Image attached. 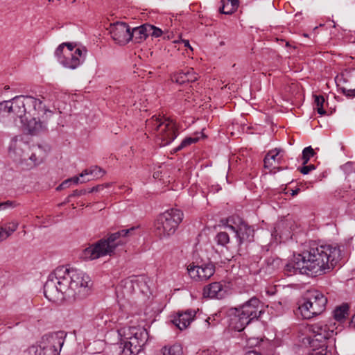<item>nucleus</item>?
<instances>
[{
	"instance_id": "obj_1",
	"label": "nucleus",
	"mask_w": 355,
	"mask_h": 355,
	"mask_svg": "<svg viewBox=\"0 0 355 355\" xmlns=\"http://www.w3.org/2000/svg\"><path fill=\"white\" fill-rule=\"evenodd\" d=\"M91 279L85 272L62 266L57 267L44 285V295L51 302L86 296Z\"/></svg>"
},
{
	"instance_id": "obj_2",
	"label": "nucleus",
	"mask_w": 355,
	"mask_h": 355,
	"mask_svg": "<svg viewBox=\"0 0 355 355\" xmlns=\"http://www.w3.org/2000/svg\"><path fill=\"white\" fill-rule=\"evenodd\" d=\"M301 254L309 275L314 276L330 272L341 259V251L338 246L315 242L311 243Z\"/></svg>"
},
{
	"instance_id": "obj_3",
	"label": "nucleus",
	"mask_w": 355,
	"mask_h": 355,
	"mask_svg": "<svg viewBox=\"0 0 355 355\" xmlns=\"http://www.w3.org/2000/svg\"><path fill=\"white\" fill-rule=\"evenodd\" d=\"M148 137L153 138L160 146L169 145L178 135L176 123L161 114H155L146 121Z\"/></svg>"
},
{
	"instance_id": "obj_4",
	"label": "nucleus",
	"mask_w": 355,
	"mask_h": 355,
	"mask_svg": "<svg viewBox=\"0 0 355 355\" xmlns=\"http://www.w3.org/2000/svg\"><path fill=\"white\" fill-rule=\"evenodd\" d=\"M134 230L132 227L109 234L107 239H100L95 244L87 248L83 251V256L85 259L94 260L111 255L118 246L123 245L128 242V234Z\"/></svg>"
},
{
	"instance_id": "obj_5",
	"label": "nucleus",
	"mask_w": 355,
	"mask_h": 355,
	"mask_svg": "<svg viewBox=\"0 0 355 355\" xmlns=\"http://www.w3.org/2000/svg\"><path fill=\"white\" fill-rule=\"evenodd\" d=\"M231 325L234 330L241 331L254 320L264 313L263 303L257 297H252L243 304L233 309Z\"/></svg>"
},
{
	"instance_id": "obj_6",
	"label": "nucleus",
	"mask_w": 355,
	"mask_h": 355,
	"mask_svg": "<svg viewBox=\"0 0 355 355\" xmlns=\"http://www.w3.org/2000/svg\"><path fill=\"white\" fill-rule=\"evenodd\" d=\"M87 50L76 43L64 42L55 51L57 61L63 67L71 70L78 68L86 58Z\"/></svg>"
},
{
	"instance_id": "obj_7",
	"label": "nucleus",
	"mask_w": 355,
	"mask_h": 355,
	"mask_svg": "<svg viewBox=\"0 0 355 355\" xmlns=\"http://www.w3.org/2000/svg\"><path fill=\"white\" fill-rule=\"evenodd\" d=\"M183 212L172 208L159 214L155 223V233L160 239H167L173 235L183 219Z\"/></svg>"
},
{
	"instance_id": "obj_8",
	"label": "nucleus",
	"mask_w": 355,
	"mask_h": 355,
	"mask_svg": "<svg viewBox=\"0 0 355 355\" xmlns=\"http://www.w3.org/2000/svg\"><path fill=\"white\" fill-rule=\"evenodd\" d=\"M327 297L318 290L308 291L299 302L298 310L304 319L321 314L326 309Z\"/></svg>"
},
{
	"instance_id": "obj_9",
	"label": "nucleus",
	"mask_w": 355,
	"mask_h": 355,
	"mask_svg": "<svg viewBox=\"0 0 355 355\" xmlns=\"http://www.w3.org/2000/svg\"><path fill=\"white\" fill-rule=\"evenodd\" d=\"M67 334L62 331L44 335L37 345L29 347L31 355H59Z\"/></svg>"
},
{
	"instance_id": "obj_10",
	"label": "nucleus",
	"mask_w": 355,
	"mask_h": 355,
	"mask_svg": "<svg viewBox=\"0 0 355 355\" xmlns=\"http://www.w3.org/2000/svg\"><path fill=\"white\" fill-rule=\"evenodd\" d=\"M223 226L235 233L239 245L254 241V228L238 216H231L222 221Z\"/></svg>"
},
{
	"instance_id": "obj_11",
	"label": "nucleus",
	"mask_w": 355,
	"mask_h": 355,
	"mask_svg": "<svg viewBox=\"0 0 355 355\" xmlns=\"http://www.w3.org/2000/svg\"><path fill=\"white\" fill-rule=\"evenodd\" d=\"M118 334L123 337L124 340L130 342L131 345H135L140 350L146 344L149 336L147 329L141 326L126 327L117 329Z\"/></svg>"
},
{
	"instance_id": "obj_12",
	"label": "nucleus",
	"mask_w": 355,
	"mask_h": 355,
	"mask_svg": "<svg viewBox=\"0 0 355 355\" xmlns=\"http://www.w3.org/2000/svg\"><path fill=\"white\" fill-rule=\"evenodd\" d=\"M187 274L194 282H205L215 273L216 267L211 262L196 264L190 263L187 266Z\"/></svg>"
},
{
	"instance_id": "obj_13",
	"label": "nucleus",
	"mask_w": 355,
	"mask_h": 355,
	"mask_svg": "<svg viewBox=\"0 0 355 355\" xmlns=\"http://www.w3.org/2000/svg\"><path fill=\"white\" fill-rule=\"evenodd\" d=\"M124 292L126 293H133L137 291L147 295L150 293V279L145 275L131 276L124 279L123 282Z\"/></svg>"
},
{
	"instance_id": "obj_14",
	"label": "nucleus",
	"mask_w": 355,
	"mask_h": 355,
	"mask_svg": "<svg viewBox=\"0 0 355 355\" xmlns=\"http://www.w3.org/2000/svg\"><path fill=\"white\" fill-rule=\"evenodd\" d=\"M36 101L31 96H17L12 99V113L21 119L22 123L25 120H28L27 114H31V110H29L31 105L35 103Z\"/></svg>"
},
{
	"instance_id": "obj_15",
	"label": "nucleus",
	"mask_w": 355,
	"mask_h": 355,
	"mask_svg": "<svg viewBox=\"0 0 355 355\" xmlns=\"http://www.w3.org/2000/svg\"><path fill=\"white\" fill-rule=\"evenodd\" d=\"M307 330L310 334L311 340L324 342L333 336L335 328L332 325H328L324 322L320 321L309 325Z\"/></svg>"
},
{
	"instance_id": "obj_16",
	"label": "nucleus",
	"mask_w": 355,
	"mask_h": 355,
	"mask_svg": "<svg viewBox=\"0 0 355 355\" xmlns=\"http://www.w3.org/2000/svg\"><path fill=\"white\" fill-rule=\"evenodd\" d=\"M110 34L116 43L123 45L131 40L130 28L125 22H116L111 26Z\"/></svg>"
},
{
	"instance_id": "obj_17",
	"label": "nucleus",
	"mask_w": 355,
	"mask_h": 355,
	"mask_svg": "<svg viewBox=\"0 0 355 355\" xmlns=\"http://www.w3.org/2000/svg\"><path fill=\"white\" fill-rule=\"evenodd\" d=\"M118 320L112 310L108 309L96 315L94 319V324L101 331H108L115 327Z\"/></svg>"
},
{
	"instance_id": "obj_18",
	"label": "nucleus",
	"mask_w": 355,
	"mask_h": 355,
	"mask_svg": "<svg viewBox=\"0 0 355 355\" xmlns=\"http://www.w3.org/2000/svg\"><path fill=\"white\" fill-rule=\"evenodd\" d=\"M301 253L294 254L291 260H290L284 267V272L288 276H292L297 273L309 275L306 268V265L303 260Z\"/></svg>"
},
{
	"instance_id": "obj_19",
	"label": "nucleus",
	"mask_w": 355,
	"mask_h": 355,
	"mask_svg": "<svg viewBox=\"0 0 355 355\" xmlns=\"http://www.w3.org/2000/svg\"><path fill=\"white\" fill-rule=\"evenodd\" d=\"M283 151L279 148H274L269 150L266 155L263 162L264 167L270 171L278 167L283 159Z\"/></svg>"
},
{
	"instance_id": "obj_20",
	"label": "nucleus",
	"mask_w": 355,
	"mask_h": 355,
	"mask_svg": "<svg viewBox=\"0 0 355 355\" xmlns=\"http://www.w3.org/2000/svg\"><path fill=\"white\" fill-rule=\"evenodd\" d=\"M226 293L223 284L221 282H212L205 286L202 291V295L205 298H223Z\"/></svg>"
},
{
	"instance_id": "obj_21",
	"label": "nucleus",
	"mask_w": 355,
	"mask_h": 355,
	"mask_svg": "<svg viewBox=\"0 0 355 355\" xmlns=\"http://www.w3.org/2000/svg\"><path fill=\"white\" fill-rule=\"evenodd\" d=\"M196 312L193 309H187L184 312L178 313L173 320V323L180 330L187 329L194 320Z\"/></svg>"
},
{
	"instance_id": "obj_22",
	"label": "nucleus",
	"mask_w": 355,
	"mask_h": 355,
	"mask_svg": "<svg viewBox=\"0 0 355 355\" xmlns=\"http://www.w3.org/2000/svg\"><path fill=\"white\" fill-rule=\"evenodd\" d=\"M198 74L196 73L193 68L187 67L173 74V81L182 85L186 83H193L198 80Z\"/></svg>"
},
{
	"instance_id": "obj_23",
	"label": "nucleus",
	"mask_w": 355,
	"mask_h": 355,
	"mask_svg": "<svg viewBox=\"0 0 355 355\" xmlns=\"http://www.w3.org/2000/svg\"><path fill=\"white\" fill-rule=\"evenodd\" d=\"M309 345L311 347L309 355H331V352L327 349V341L320 342L311 340Z\"/></svg>"
},
{
	"instance_id": "obj_24",
	"label": "nucleus",
	"mask_w": 355,
	"mask_h": 355,
	"mask_svg": "<svg viewBox=\"0 0 355 355\" xmlns=\"http://www.w3.org/2000/svg\"><path fill=\"white\" fill-rule=\"evenodd\" d=\"M220 4V12L225 15H231L237 10L239 2V0H221Z\"/></svg>"
},
{
	"instance_id": "obj_25",
	"label": "nucleus",
	"mask_w": 355,
	"mask_h": 355,
	"mask_svg": "<svg viewBox=\"0 0 355 355\" xmlns=\"http://www.w3.org/2000/svg\"><path fill=\"white\" fill-rule=\"evenodd\" d=\"M18 223L12 221L0 225V243L6 240L15 232L18 227Z\"/></svg>"
},
{
	"instance_id": "obj_26",
	"label": "nucleus",
	"mask_w": 355,
	"mask_h": 355,
	"mask_svg": "<svg viewBox=\"0 0 355 355\" xmlns=\"http://www.w3.org/2000/svg\"><path fill=\"white\" fill-rule=\"evenodd\" d=\"M26 121H27L26 128L31 135H35L46 128L44 123L41 122L40 119H37L35 116Z\"/></svg>"
},
{
	"instance_id": "obj_27",
	"label": "nucleus",
	"mask_w": 355,
	"mask_h": 355,
	"mask_svg": "<svg viewBox=\"0 0 355 355\" xmlns=\"http://www.w3.org/2000/svg\"><path fill=\"white\" fill-rule=\"evenodd\" d=\"M33 99L36 101V103L31 105L29 110H31V113L29 114L30 115L35 116L36 114H40V112H42L43 114H46L48 112L52 113L50 110L46 107L42 100L35 98L34 97Z\"/></svg>"
},
{
	"instance_id": "obj_28",
	"label": "nucleus",
	"mask_w": 355,
	"mask_h": 355,
	"mask_svg": "<svg viewBox=\"0 0 355 355\" xmlns=\"http://www.w3.org/2000/svg\"><path fill=\"white\" fill-rule=\"evenodd\" d=\"M105 173V171L101 168L94 166L90 167L89 169L83 171L80 174V177L83 178L85 175H90L92 179H98L102 178Z\"/></svg>"
},
{
	"instance_id": "obj_29",
	"label": "nucleus",
	"mask_w": 355,
	"mask_h": 355,
	"mask_svg": "<svg viewBox=\"0 0 355 355\" xmlns=\"http://www.w3.org/2000/svg\"><path fill=\"white\" fill-rule=\"evenodd\" d=\"M162 355H182V347L180 344L164 346L162 349Z\"/></svg>"
},
{
	"instance_id": "obj_30",
	"label": "nucleus",
	"mask_w": 355,
	"mask_h": 355,
	"mask_svg": "<svg viewBox=\"0 0 355 355\" xmlns=\"http://www.w3.org/2000/svg\"><path fill=\"white\" fill-rule=\"evenodd\" d=\"M124 340V344L121 351V355H137L141 351L139 348L131 345L130 341L127 340Z\"/></svg>"
},
{
	"instance_id": "obj_31",
	"label": "nucleus",
	"mask_w": 355,
	"mask_h": 355,
	"mask_svg": "<svg viewBox=\"0 0 355 355\" xmlns=\"http://www.w3.org/2000/svg\"><path fill=\"white\" fill-rule=\"evenodd\" d=\"M130 35L131 40L133 39L137 43H140L145 40V33L142 26L134 28L130 31Z\"/></svg>"
},
{
	"instance_id": "obj_32",
	"label": "nucleus",
	"mask_w": 355,
	"mask_h": 355,
	"mask_svg": "<svg viewBox=\"0 0 355 355\" xmlns=\"http://www.w3.org/2000/svg\"><path fill=\"white\" fill-rule=\"evenodd\" d=\"M348 311L347 306H343L336 308L334 311V318L338 322H343L345 319Z\"/></svg>"
},
{
	"instance_id": "obj_33",
	"label": "nucleus",
	"mask_w": 355,
	"mask_h": 355,
	"mask_svg": "<svg viewBox=\"0 0 355 355\" xmlns=\"http://www.w3.org/2000/svg\"><path fill=\"white\" fill-rule=\"evenodd\" d=\"M315 97V101H314V103H315V109L317 110V112L322 116V115H324L326 114V110H324V98L321 96V95H319V96H314Z\"/></svg>"
},
{
	"instance_id": "obj_34",
	"label": "nucleus",
	"mask_w": 355,
	"mask_h": 355,
	"mask_svg": "<svg viewBox=\"0 0 355 355\" xmlns=\"http://www.w3.org/2000/svg\"><path fill=\"white\" fill-rule=\"evenodd\" d=\"M230 236L229 234L225 232H218L216 237L215 241L218 245H221L223 247H226L227 245L230 243Z\"/></svg>"
},
{
	"instance_id": "obj_35",
	"label": "nucleus",
	"mask_w": 355,
	"mask_h": 355,
	"mask_svg": "<svg viewBox=\"0 0 355 355\" xmlns=\"http://www.w3.org/2000/svg\"><path fill=\"white\" fill-rule=\"evenodd\" d=\"M198 139H199L197 137H187L185 139H184L182 141L181 144L174 149V151L178 152L179 150H181L184 148L189 146L192 144L196 143L198 141Z\"/></svg>"
},
{
	"instance_id": "obj_36",
	"label": "nucleus",
	"mask_w": 355,
	"mask_h": 355,
	"mask_svg": "<svg viewBox=\"0 0 355 355\" xmlns=\"http://www.w3.org/2000/svg\"><path fill=\"white\" fill-rule=\"evenodd\" d=\"M315 155L314 150L312 148V147L308 146L303 149L302 153V164L305 165L307 164L309 161L311 157H313Z\"/></svg>"
},
{
	"instance_id": "obj_37",
	"label": "nucleus",
	"mask_w": 355,
	"mask_h": 355,
	"mask_svg": "<svg viewBox=\"0 0 355 355\" xmlns=\"http://www.w3.org/2000/svg\"><path fill=\"white\" fill-rule=\"evenodd\" d=\"M12 100L0 103V112L3 114L12 113Z\"/></svg>"
},
{
	"instance_id": "obj_38",
	"label": "nucleus",
	"mask_w": 355,
	"mask_h": 355,
	"mask_svg": "<svg viewBox=\"0 0 355 355\" xmlns=\"http://www.w3.org/2000/svg\"><path fill=\"white\" fill-rule=\"evenodd\" d=\"M315 168V166L313 164H309V165H303V166H302L300 168V171L303 174V175H307L309 174L311 171H312L313 170H314Z\"/></svg>"
},
{
	"instance_id": "obj_39",
	"label": "nucleus",
	"mask_w": 355,
	"mask_h": 355,
	"mask_svg": "<svg viewBox=\"0 0 355 355\" xmlns=\"http://www.w3.org/2000/svg\"><path fill=\"white\" fill-rule=\"evenodd\" d=\"M342 168L347 173H352V172H355V168L354 167V164L352 162H347L343 166H342Z\"/></svg>"
},
{
	"instance_id": "obj_40",
	"label": "nucleus",
	"mask_w": 355,
	"mask_h": 355,
	"mask_svg": "<svg viewBox=\"0 0 355 355\" xmlns=\"http://www.w3.org/2000/svg\"><path fill=\"white\" fill-rule=\"evenodd\" d=\"M142 26H143V31H144V33H145V40H146L148 37L151 36L153 25L149 24H145L142 25Z\"/></svg>"
},
{
	"instance_id": "obj_41",
	"label": "nucleus",
	"mask_w": 355,
	"mask_h": 355,
	"mask_svg": "<svg viewBox=\"0 0 355 355\" xmlns=\"http://www.w3.org/2000/svg\"><path fill=\"white\" fill-rule=\"evenodd\" d=\"M152 29L153 30H152V32H151V37H160L162 35V31L160 28H157V27H156V26L153 25V28Z\"/></svg>"
},
{
	"instance_id": "obj_42",
	"label": "nucleus",
	"mask_w": 355,
	"mask_h": 355,
	"mask_svg": "<svg viewBox=\"0 0 355 355\" xmlns=\"http://www.w3.org/2000/svg\"><path fill=\"white\" fill-rule=\"evenodd\" d=\"M87 191H88L86 189L74 190L73 193L69 196V197L80 196L88 193Z\"/></svg>"
},
{
	"instance_id": "obj_43",
	"label": "nucleus",
	"mask_w": 355,
	"mask_h": 355,
	"mask_svg": "<svg viewBox=\"0 0 355 355\" xmlns=\"http://www.w3.org/2000/svg\"><path fill=\"white\" fill-rule=\"evenodd\" d=\"M69 180H71V184H77L79 182H85L86 180L80 181V178L78 176H74L73 178H69ZM90 179L87 180V181H89Z\"/></svg>"
},
{
	"instance_id": "obj_44",
	"label": "nucleus",
	"mask_w": 355,
	"mask_h": 355,
	"mask_svg": "<svg viewBox=\"0 0 355 355\" xmlns=\"http://www.w3.org/2000/svg\"><path fill=\"white\" fill-rule=\"evenodd\" d=\"M343 92L346 94V96L349 97L355 96V89H343Z\"/></svg>"
},
{
	"instance_id": "obj_45",
	"label": "nucleus",
	"mask_w": 355,
	"mask_h": 355,
	"mask_svg": "<svg viewBox=\"0 0 355 355\" xmlns=\"http://www.w3.org/2000/svg\"><path fill=\"white\" fill-rule=\"evenodd\" d=\"M103 189V185H97L96 187H93L92 188L88 189V193H93L95 191H99L100 190Z\"/></svg>"
},
{
	"instance_id": "obj_46",
	"label": "nucleus",
	"mask_w": 355,
	"mask_h": 355,
	"mask_svg": "<svg viewBox=\"0 0 355 355\" xmlns=\"http://www.w3.org/2000/svg\"><path fill=\"white\" fill-rule=\"evenodd\" d=\"M12 204V202L9 200L4 202H0V209H4L8 207L11 206Z\"/></svg>"
},
{
	"instance_id": "obj_47",
	"label": "nucleus",
	"mask_w": 355,
	"mask_h": 355,
	"mask_svg": "<svg viewBox=\"0 0 355 355\" xmlns=\"http://www.w3.org/2000/svg\"><path fill=\"white\" fill-rule=\"evenodd\" d=\"M71 184V180H69V178L67 180H65L62 182V186H64L66 188L69 187V186Z\"/></svg>"
},
{
	"instance_id": "obj_48",
	"label": "nucleus",
	"mask_w": 355,
	"mask_h": 355,
	"mask_svg": "<svg viewBox=\"0 0 355 355\" xmlns=\"http://www.w3.org/2000/svg\"><path fill=\"white\" fill-rule=\"evenodd\" d=\"M29 159H31L35 164H37L38 163L37 159V157H36L35 154H32L29 157Z\"/></svg>"
},
{
	"instance_id": "obj_49",
	"label": "nucleus",
	"mask_w": 355,
	"mask_h": 355,
	"mask_svg": "<svg viewBox=\"0 0 355 355\" xmlns=\"http://www.w3.org/2000/svg\"><path fill=\"white\" fill-rule=\"evenodd\" d=\"M245 355H262L260 352L257 351H249Z\"/></svg>"
},
{
	"instance_id": "obj_50",
	"label": "nucleus",
	"mask_w": 355,
	"mask_h": 355,
	"mask_svg": "<svg viewBox=\"0 0 355 355\" xmlns=\"http://www.w3.org/2000/svg\"><path fill=\"white\" fill-rule=\"evenodd\" d=\"M266 293L268 295H273L275 293V288H273L271 289V291L270 290H267L266 291Z\"/></svg>"
},
{
	"instance_id": "obj_51",
	"label": "nucleus",
	"mask_w": 355,
	"mask_h": 355,
	"mask_svg": "<svg viewBox=\"0 0 355 355\" xmlns=\"http://www.w3.org/2000/svg\"><path fill=\"white\" fill-rule=\"evenodd\" d=\"M300 191V189H296L295 190H292L291 191V195L293 196H295L297 195Z\"/></svg>"
},
{
	"instance_id": "obj_52",
	"label": "nucleus",
	"mask_w": 355,
	"mask_h": 355,
	"mask_svg": "<svg viewBox=\"0 0 355 355\" xmlns=\"http://www.w3.org/2000/svg\"><path fill=\"white\" fill-rule=\"evenodd\" d=\"M351 324L354 327H355V314L352 318Z\"/></svg>"
},
{
	"instance_id": "obj_53",
	"label": "nucleus",
	"mask_w": 355,
	"mask_h": 355,
	"mask_svg": "<svg viewBox=\"0 0 355 355\" xmlns=\"http://www.w3.org/2000/svg\"><path fill=\"white\" fill-rule=\"evenodd\" d=\"M66 189L64 186H62V183L56 188L57 191H60L62 189Z\"/></svg>"
},
{
	"instance_id": "obj_54",
	"label": "nucleus",
	"mask_w": 355,
	"mask_h": 355,
	"mask_svg": "<svg viewBox=\"0 0 355 355\" xmlns=\"http://www.w3.org/2000/svg\"><path fill=\"white\" fill-rule=\"evenodd\" d=\"M183 42L184 44V46L191 48L189 40H184Z\"/></svg>"
},
{
	"instance_id": "obj_55",
	"label": "nucleus",
	"mask_w": 355,
	"mask_h": 355,
	"mask_svg": "<svg viewBox=\"0 0 355 355\" xmlns=\"http://www.w3.org/2000/svg\"><path fill=\"white\" fill-rule=\"evenodd\" d=\"M209 320H210V318H208L207 319L205 320V322H206L207 327L210 326Z\"/></svg>"
},
{
	"instance_id": "obj_56",
	"label": "nucleus",
	"mask_w": 355,
	"mask_h": 355,
	"mask_svg": "<svg viewBox=\"0 0 355 355\" xmlns=\"http://www.w3.org/2000/svg\"><path fill=\"white\" fill-rule=\"evenodd\" d=\"M285 45H286V46H287V47L291 46H290V44H289V42H286Z\"/></svg>"
},
{
	"instance_id": "obj_57",
	"label": "nucleus",
	"mask_w": 355,
	"mask_h": 355,
	"mask_svg": "<svg viewBox=\"0 0 355 355\" xmlns=\"http://www.w3.org/2000/svg\"><path fill=\"white\" fill-rule=\"evenodd\" d=\"M304 36L308 37V35L307 34H304Z\"/></svg>"
},
{
	"instance_id": "obj_58",
	"label": "nucleus",
	"mask_w": 355,
	"mask_h": 355,
	"mask_svg": "<svg viewBox=\"0 0 355 355\" xmlns=\"http://www.w3.org/2000/svg\"><path fill=\"white\" fill-rule=\"evenodd\" d=\"M54 0H49V2H53Z\"/></svg>"
}]
</instances>
